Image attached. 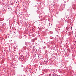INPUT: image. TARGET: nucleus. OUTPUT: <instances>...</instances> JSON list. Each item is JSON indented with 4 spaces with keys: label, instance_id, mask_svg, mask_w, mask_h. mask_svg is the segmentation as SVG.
<instances>
[{
    "label": "nucleus",
    "instance_id": "f257e3e1",
    "mask_svg": "<svg viewBox=\"0 0 76 76\" xmlns=\"http://www.w3.org/2000/svg\"><path fill=\"white\" fill-rule=\"evenodd\" d=\"M50 23H49V26H50Z\"/></svg>",
    "mask_w": 76,
    "mask_h": 76
}]
</instances>
